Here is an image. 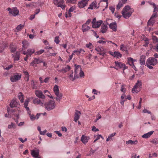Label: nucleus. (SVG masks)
<instances>
[{
    "instance_id": "obj_1",
    "label": "nucleus",
    "mask_w": 158,
    "mask_h": 158,
    "mask_svg": "<svg viewBox=\"0 0 158 158\" xmlns=\"http://www.w3.org/2000/svg\"><path fill=\"white\" fill-rule=\"evenodd\" d=\"M44 106L45 108L48 111H50L55 108V102L53 100H50L45 104L44 103Z\"/></svg>"
},
{
    "instance_id": "obj_2",
    "label": "nucleus",
    "mask_w": 158,
    "mask_h": 158,
    "mask_svg": "<svg viewBox=\"0 0 158 158\" xmlns=\"http://www.w3.org/2000/svg\"><path fill=\"white\" fill-rule=\"evenodd\" d=\"M53 2L58 7H60L63 10L65 9L66 6L64 0H53Z\"/></svg>"
},
{
    "instance_id": "obj_3",
    "label": "nucleus",
    "mask_w": 158,
    "mask_h": 158,
    "mask_svg": "<svg viewBox=\"0 0 158 158\" xmlns=\"http://www.w3.org/2000/svg\"><path fill=\"white\" fill-rule=\"evenodd\" d=\"M21 77V74L18 73H14L10 77V80L12 82H15L19 80Z\"/></svg>"
},
{
    "instance_id": "obj_4",
    "label": "nucleus",
    "mask_w": 158,
    "mask_h": 158,
    "mask_svg": "<svg viewBox=\"0 0 158 158\" xmlns=\"http://www.w3.org/2000/svg\"><path fill=\"white\" fill-rule=\"evenodd\" d=\"M142 85V83L141 81L139 80H138L134 87L132 89V91L133 92V93H137L139 92L137 89L140 88Z\"/></svg>"
},
{
    "instance_id": "obj_5",
    "label": "nucleus",
    "mask_w": 158,
    "mask_h": 158,
    "mask_svg": "<svg viewBox=\"0 0 158 158\" xmlns=\"http://www.w3.org/2000/svg\"><path fill=\"white\" fill-rule=\"evenodd\" d=\"M146 63L147 64H149L150 65L155 66L157 64L158 60L157 59L154 57H150L148 59Z\"/></svg>"
},
{
    "instance_id": "obj_6",
    "label": "nucleus",
    "mask_w": 158,
    "mask_h": 158,
    "mask_svg": "<svg viewBox=\"0 0 158 158\" xmlns=\"http://www.w3.org/2000/svg\"><path fill=\"white\" fill-rule=\"evenodd\" d=\"M7 10L9 11V13L12 14L14 16H16L19 14V10L16 7H14L11 9L10 8H8Z\"/></svg>"
},
{
    "instance_id": "obj_7",
    "label": "nucleus",
    "mask_w": 158,
    "mask_h": 158,
    "mask_svg": "<svg viewBox=\"0 0 158 158\" xmlns=\"http://www.w3.org/2000/svg\"><path fill=\"white\" fill-rule=\"evenodd\" d=\"M114 63L116 67L118 68V69L123 68V72H124V70L127 68V67L125 64L121 62H119L118 61H115L114 62Z\"/></svg>"
},
{
    "instance_id": "obj_8",
    "label": "nucleus",
    "mask_w": 158,
    "mask_h": 158,
    "mask_svg": "<svg viewBox=\"0 0 158 158\" xmlns=\"http://www.w3.org/2000/svg\"><path fill=\"white\" fill-rule=\"evenodd\" d=\"M109 53L117 58H120L122 57V55L118 51H114V52L110 51Z\"/></svg>"
},
{
    "instance_id": "obj_9",
    "label": "nucleus",
    "mask_w": 158,
    "mask_h": 158,
    "mask_svg": "<svg viewBox=\"0 0 158 158\" xmlns=\"http://www.w3.org/2000/svg\"><path fill=\"white\" fill-rule=\"evenodd\" d=\"M36 95L39 98L44 99L45 98V95L43 94L42 92L40 90H36L35 91Z\"/></svg>"
},
{
    "instance_id": "obj_10",
    "label": "nucleus",
    "mask_w": 158,
    "mask_h": 158,
    "mask_svg": "<svg viewBox=\"0 0 158 158\" xmlns=\"http://www.w3.org/2000/svg\"><path fill=\"white\" fill-rule=\"evenodd\" d=\"M89 0H82L78 2V6L80 8H83L87 4Z\"/></svg>"
},
{
    "instance_id": "obj_11",
    "label": "nucleus",
    "mask_w": 158,
    "mask_h": 158,
    "mask_svg": "<svg viewBox=\"0 0 158 158\" xmlns=\"http://www.w3.org/2000/svg\"><path fill=\"white\" fill-rule=\"evenodd\" d=\"M70 69V67L67 65H66L65 67L63 68L62 69H57V71L60 72H62L63 73H64L67 71H69Z\"/></svg>"
},
{
    "instance_id": "obj_12",
    "label": "nucleus",
    "mask_w": 158,
    "mask_h": 158,
    "mask_svg": "<svg viewBox=\"0 0 158 158\" xmlns=\"http://www.w3.org/2000/svg\"><path fill=\"white\" fill-rule=\"evenodd\" d=\"M130 11L131 12V13H132L134 10L132 9L129 6H127L124 7L122 11V13H128Z\"/></svg>"
},
{
    "instance_id": "obj_13",
    "label": "nucleus",
    "mask_w": 158,
    "mask_h": 158,
    "mask_svg": "<svg viewBox=\"0 0 158 158\" xmlns=\"http://www.w3.org/2000/svg\"><path fill=\"white\" fill-rule=\"evenodd\" d=\"M10 105L11 107H17L19 105V104L15 99H13L10 103Z\"/></svg>"
},
{
    "instance_id": "obj_14",
    "label": "nucleus",
    "mask_w": 158,
    "mask_h": 158,
    "mask_svg": "<svg viewBox=\"0 0 158 158\" xmlns=\"http://www.w3.org/2000/svg\"><path fill=\"white\" fill-rule=\"evenodd\" d=\"M44 101H41L38 98H35L33 100V102L35 104L39 105L41 106H43L44 103L43 102Z\"/></svg>"
},
{
    "instance_id": "obj_15",
    "label": "nucleus",
    "mask_w": 158,
    "mask_h": 158,
    "mask_svg": "<svg viewBox=\"0 0 158 158\" xmlns=\"http://www.w3.org/2000/svg\"><path fill=\"white\" fill-rule=\"evenodd\" d=\"M39 154V150H32L31 151V154L33 157L35 158H40L38 157Z\"/></svg>"
},
{
    "instance_id": "obj_16",
    "label": "nucleus",
    "mask_w": 158,
    "mask_h": 158,
    "mask_svg": "<svg viewBox=\"0 0 158 158\" xmlns=\"http://www.w3.org/2000/svg\"><path fill=\"white\" fill-rule=\"evenodd\" d=\"M89 139V136L83 135L81 138V140L84 144H85Z\"/></svg>"
},
{
    "instance_id": "obj_17",
    "label": "nucleus",
    "mask_w": 158,
    "mask_h": 158,
    "mask_svg": "<svg viewBox=\"0 0 158 158\" xmlns=\"http://www.w3.org/2000/svg\"><path fill=\"white\" fill-rule=\"evenodd\" d=\"M81 112L77 110H76L75 113L74 114V120L75 122H76L80 118V116L81 115Z\"/></svg>"
},
{
    "instance_id": "obj_18",
    "label": "nucleus",
    "mask_w": 158,
    "mask_h": 158,
    "mask_svg": "<svg viewBox=\"0 0 158 158\" xmlns=\"http://www.w3.org/2000/svg\"><path fill=\"white\" fill-rule=\"evenodd\" d=\"M70 74L69 75V78L70 80L73 81L76 78L78 77V75L75 74L74 77L73 76V71L71 70L70 72Z\"/></svg>"
},
{
    "instance_id": "obj_19",
    "label": "nucleus",
    "mask_w": 158,
    "mask_h": 158,
    "mask_svg": "<svg viewBox=\"0 0 158 158\" xmlns=\"http://www.w3.org/2000/svg\"><path fill=\"white\" fill-rule=\"evenodd\" d=\"M109 27L114 31H115L117 30V24L116 22H113L110 23L109 25Z\"/></svg>"
},
{
    "instance_id": "obj_20",
    "label": "nucleus",
    "mask_w": 158,
    "mask_h": 158,
    "mask_svg": "<svg viewBox=\"0 0 158 158\" xmlns=\"http://www.w3.org/2000/svg\"><path fill=\"white\" fill-rule=\"evenodd\" d=\"M146 56L144 55H142L140 57L139 63L141 65H144L145 64Z\"/></svg>"
},
{
    "instance_id": "obj_21",
    "label": "nucleus",
    "mask_w": 158,
    "mask_h": 158,
    "mask_svg": "<svg viewBox=\"0 0 158 158\" xmlns=\"http://www.w3.org/2000/svg\"><path fill=\"white\" fill-rule=\"evenodd\" d=\"M7 44L6 43H3L2 44H0V52H2L7 47Z\"/></svg>"
},
{
    "instance_id": "obj_22",
    "label": "nucleus",
    "mask_w": 158,
    "mask_h": 158,
    "mask_svg": "<svg viewBox=\"0 0 158 158\" xmlns=\"http://www.w3.org/2000/svg\"><path fill=\"white\" fill-rule=\"evenodd\" d=\"M23 44V50L26 49L29 45L28 42L26 40H23L22 42Z\"/></svg>"
},
{
    "instance_id": "obj_23",
    "label": "nucleus",
    "mask_w": 158,
    "mask_h": 158,
    "mask_svg": "<svg viewBox=\"0 0 158 158\" xmlns=\"http://www.w3.org/2000/svg\"><path fill=\"white\" fill-rule=\"evenodd\" d=\"M19 53L18 52H17L15 54H12V56L14 58V61L18 60L19 59Z\"/></svg>"
},
{
    "instance_id": "obj_24",
    "label": "nucleus",
    "mask_w": 158,
    "mask_h": 158,
    "mask_svg": "<svg viewBox=\"0 0 158 158\" xmlns=\"http://www.w3.org/2000/svg\"><path fill=\"white\" fill-rule=\"evenodd\" d=\"M133 59L131 57H129L127 59V62L128 64L131 66L132 68L135 67V66L134 65Z\"/></svg>"
},
{
    "instance_id": "obj_25",
    "label": "nucleus",
    "mask_w": 158,
    "mask_h": 158,
    "mask_svg": "<svg viewBox=\"0 0 158 158\" xmlns=\"http://www.w3.org/2000/svg\"><path fill=\"white\" fill-rule=\"evenodd\" d=\"M82 30L83 32L88 31L90 28L89 26H87V25L85 23L82 25Z\"/></svg>"
},
{
    "instance_id": "obj_26",
    "label": "nucleus",
    "mask_w": 158,
    "mask_h": 158,
    "mask_svg": "<svg viewBox=\"0 0 158 158\" xmlns=\"http://www.w3.org/2000/svg\"><path fill=\"white\" fill-rule=\"evenodd\" d=\"M102 23V20L98 21L94 24L92 25V27L94 28H98L100 26Z\"/></svg>"
},
{
    "instance_id": "obj_27",
    "label": "nucleus",
    "mask_w": 158,
    "mask_h": 158,
    "mask_svg": "<svg viewBox=\"0 0 158 158\" xmlns=\"http://www.w3.org/2000/svg\"><path fill=\"white\" fill-rule=\"evenodd\" d=\"M154 131H151L145 134L142 136V137L144 138H148L150 137V136L152 134Z\"/></svg>"
},
{
    "instance_id": "obj_28",
    "label": "nucleus",
    "mask_w": 158,
    "mask_h": 158,
    "mask_svg": "<svg viewBox=\"0 0 158 158\" xmlns=\"http://www.w3.org/2000/svg\"><path fill=\"white\" fill-rule=\"evenodd\" d=\"M97 3L96 2H93L90 5L89 7L88 8V9H90L91 10L93 9L94 8H97Z\"/></svg>"
},
{
    "instance_id": "obj_29",
    "label": "nucleus",
    "mask_w": 158,
    "mask_h": 158,
    "mask_svg": "<svg viewBox=\"0 0 158 158\" xmlns=\"http://www.w3.org/2000/svg\"><path fill=\"white\" fill-rule=\"evenodd\" d=\"M132 13L130 11L128 13H122V15L125 19H127L129 18L131 15Z\"/></svg>"
},
{
    "instance_id": "obj_30",
    "label": "nucleus",
    "mask_w": 158,
    "mask_h": 158,
    "mask_svg": "<svg viewBox=\"0 0 158 158\" xmlns=\"http://www.w3.org/2000/svg\"><path fill=\"white\" fill-rule=\"evenodd\" d=\"M107 27L105 24H102L101 28V32L102 33H105L107 30Z\"/></svg>"
},
{
    "instance_id": "obj_31",
    "label": "nucleus",
    "mask_w": 158,
    "mask_h": 158,
    "mask_svg": "<svg viewBox=\"0 0 158 158\" xmlns=\"http://www.w3.org/2000/svg\"><path fill=\"white\" fill-rule=\"evenodd\" d=\"M120 50L123 51H125L126 53H128V51L127 50V48L126 46H124L123 44H122L120 45Z\"/></svg>"
},
{
    "instance_id": "obj_32",
    "label": "nucleus",
    "mask_w": 158,
    "mask_h": 158,
    "mask_svg": "<svg viewBox=\"0 0 158 158\" xmlns=\"http://www.w3.org/2000/svg\"><path fill=\"white\" fill-rule=\"evenodd\" d=\"M10 48L11 52L14 53L16 50V47L13 45L12 44H10Z\"/></svg>"
},
{
    "instance_id": "obj_33",
    "label": "nucleus",
    "mask_w": 158,
    "mask_h": 158,
    "mask_svg": "<svg viewBox=\"0 0 158 158\" xmlns=\"http://www.w3.org/2000/svg\"><path fill=\"white\" fill-rule=\"evenodd\" d=\"M56 96V100L57 101L60 102L62 99V94L61 93H58L56 94H55Z\"/></svg>"
},
{
    "instance_id": "obj_34",
    "label": "nucleus",
    "mask_w": 158,
    "mask_h": 158,
    "mask_svg": "<svg viewBox=\"0 0 158 158\" xmlns=\"http://www.w3.org/2000/svg\"><path fill=\"white\" fill-rule=\"evenodd\" d=\"M23 73L25 75V77H24L25 80L27 81H28L29 80V76L28 73L26 71H23Z\"/></svg>"
},
{
    "instance_id": "obj_35",
    "label": "nucleus",
    "mask_w": 158,
    "mask_h": 158,
    "mask_svg": "<svg viewBox=\"0 0 158 158\" xmlns=\"http://www.w3.org/2000/svg\"><path fill=\"white\" fill-rule=\"evenodd\" d=\"M53 91L55 94H56L59 93V90L58 86L57 85H55L53 88Z\"/></svg>"
},
{
    "instance_id": "obj_36",
    "label": "nucleus",
    "mask_w": 158,
    "mask_h": 158,
    "mask_svg": "<svg viewBox=\"0 0 158 158\" xmlns=\"http://www.w3.org/2000/svg\"><path fill=\"white\" fill-rule=\"evenodd\" d=\"M27 55L31 56V55L35 52V50L33 49L29 48L27 50Z\"/></svg>"
},
{
    "instance_id": "obj_37",
    "label": "nucleus",
    "mask_w": 158,
    "mask_h": 158,
    "mask_svg": "<svg viewBox=\"0 0 158 158\" xmlns=\"http://www.w3.org/2000/svg\"><path fill=\"white\" fill-rule=\"evenodd\" d=\"M24 24L21 25L20 24L19 25L16 27V29L15 30V32H18L21 30L24 27Z\"/></svg>"
},
{
    "instance_id": "obj_38",
    "label": "nucleus",
    "mask_w": 158,
    "mask_h": 158,
    "mask_svg": "<svg viewBox=\"0 0 158 158\" xmlns=\"http://www.w3.org/2000/svg\"><path fill=\"white\" fill-rule=\"evenodd\" d=\"M19 98L21 102L23 103V101L24 98L23 94L22 93L20 92L18 95Z\"/></svg>"
},
{
    "instance_id": "obj_39",
    "label": "nucleus",
    "mask_w": 158,
    "mask_h": 158,
    "mask_svg": "<svg viewBox=\"0 0 158 158\" xmlns=\"http://www.w3.org/2000/svg\"><path fill=\"white\" fill-rule=\"evenodd\" d=\"M85 47L86 48H89V49L91 50V51H93V46L92 44L91 43H89V44H86Z\"/></svg>"
},
{
    "instance_id": "obj_40",
    "label": "nucleus",
    "mask_w": 158,
    "mask_h": 158,
    "mask_svg": "<svg viewBox=\"0 0 158 158\" xmlns=\"http://www.w3.org/2000/svg\"><path fill=\"white\" fill-rule=\"evenodd\" d=\"M116 133H114L110 135L106 139V141L108 142L112 139V137L115 135Z\"/></svg>"
},
{
    "instance_id": "obj_41",
    "label": "nucleus",
    "mask_w": 158,
    "mask_h": 158,
    "mask_svg": "<svg viewBox=\"0 0 158 158\" xmlns=\"http://www.w3.org/2000/svg\"><path fill=\"white\" fill-rule=\"evenodd\" d=\"M44 93L49 98L53 99V97L52 96L50 95L51 94L49 91L47 90H45L44 91Z\"/></svg>"
},
{
    "instance_id": "obj_42",
    "label": "nucleus",
    "mask_w": 158,
    "mask_h": 158,
    "mask_svg": "<svg viewBox=\"0 0 158 158\" xmlns=\"http://www.w3.org/2000/svg\"><path fill=\"white\" fill-rule=\"evenodd\" d=\"M29 101L28 100H26L24 102V107L26 108V110L27 111H29V108L28 107H27Z\"/></svg>"
},
{
    "instance_id": "obj_43",
    "label": "nucleus",
    "mask_w": 158,
    "mask_h": 158,
    "mask_svg": "<svg viewBox=\"0 0 158 158\" xmlns=\"http://www.w3.org/2000/svg\"><path fill=\"white\" fill-rule=\"evenodd\" d=\"M137 142L138 141L137 140H135V141H134L131 140H129L128 141H126V143L127 144H136Z\"/></svg>"
},
{
    "instance_id": "obj_44",
    "label": "nucleus",
    "mask_w": 158,
    "mask_h": 158,
    "mask_svg": "<svg viewBox=\"0 0 158 158\" xmlns=\"http://www.w3.org/2000/svg\"><path fill=\"white\" fill-rule=\"evenodd\" d=\"M99 53L100 55L104 56V55L106 53V51L105 49L102 47L101 48L100 51Z\"/></svg>"
},
{
    "instance_id": "obj_45",
    "label": "nucleus",
    "mask_w": 158,
    "mask_h": 158,
    "mask_svg": "<svg viewBox=\"0 0 158 158\" xmlns=\"http://www.w3.org/2000/svg\"><path fill=\"white\" fill-rule=\"evenodd\" d=\"M34 62H35V64H39L43 62V61L39 58H34Z\"/></svg>"
},
{
    "instance_id": "obj_46",
    "label": "nucleus",
    "mask_w": 158,
    "mask_h": 158,
    "mask_svg": "<svg viewBox=\"0 0 158 158\" xmlns=\"http://www.w3.org/2000/svg\"><path fill=\"white\" fill-rule=\"evenodd\" d=\"M16 125L15 124L12 122L10 125L8 126V129L13 128L15 129L16 128Z\"/></svg>"
},
{
    "instance_id": "obj_47",
    "label": "nucleus",
    "mask_w": 158,
    "mask_h": 158,
    "mask_svg": "<svg viewBox=\"0 0 158 158\" xmlns=\"http://www.w3.org/2000/svg\"><path fill=\"white\" fill-rule=\"evenodd\" d=\"M154 23V19L150 18L148 22V26L152 25Z\"/></svg>"
},
{
    "instance_id": "obj_48",
    "label": "nucleus",
    "mask_w": 158,
    "mask_h": 158,
    "mask_svg": "<svg viewBox=\"0 0 158 158\" xmlns=\"http://www.w3.org/2000/svg\"><path fill=\"white\" fill-rule=\"evenodd\" d=\"M79 69L81 70V68L80 65H77L75 67L74 71L75 74L77 75V74L78 73Z\"/></svg>"
},
{
    "instance_id": "obj_49",
    "label": "nucleus",
    "mask_w": 158,
    "mask_h": 158,
    "mask_svg": "<svg viewBox=\"0 0 158 158\" xmlns=\"http://www.w3.org/2000/svg\"><path fill=\"white\" fill-rule=\"evenodd\" d=\"M124 4L120 1L117 6V9L119 10L122 7Z\"/></svg>"
},
{
    "instance_id": "obj_50",
    "label": "nucleus",
    "mask_w": 158,
    "mask_h": 158,
    "mask_svg": "<svg viewBox=\"0 0 158 158\" xmlns=\"http://www.w3.org/2000/svg\"><path fill=\"white\" fill-rule=\"evenodd\" d=\"M152 39L153 43H156L158 42V38L156 36L153 35L152 36Z\"/></svg>"
},
{
    "instance_id": "obj_51",
    "label": "nucleus",
    "mask_w": 158,
    "mask_h": 158,
    "mask_svg": "<svg viewBox=\"0 0 158 158\" xmlns=\"http://www.w3.org/2000/svg\"><path fill=\"white\" fill-rule=\"evenodd\" d=\"M151 142L155 144H158V139L155 138L153 139Z\"/></svg>"
},
{
    "instance_id": "obj_52",
    "label": "nucleus",
    "mask_w": 158,
    "mask_h": 158,
    "mask_svg": "<svg viewBox=\"0 0 158 158\" xmlns=\"http://www.w3.org/2000/svg\"><path fill=\"white\" fill-rule=\"evenodd\" d=\"M31 85L33 89H36L37 88V87L36 84H35V83L34 82L33 80H32L31 81Z\"/></svg>"
},
{
    "instance_id": "obj_53",
    "label": "nucleus",
    "mask_w": 158,
    "mask_h": 158,
    "mask_svg": "<svg viewBox=\"0 0 158 158\" xmlns=\"http://www.w3.org/2000/svg\"><path fill=\"white\" fill-rule=\"evenodd\" d=\"M28 112V113L30 115V118L31 120H33L36 119V117H35V116L34 115L31 114H30L31 112L30 110Z\"/></svg>"
},
{
    "instance_id": "obj_54",
    "label": "nucleus",
    "mask_w": 158,
    "mask_h": 158,
    "mask_svg": "<svg viewBox=\"0 0 158 158\" xmlns=\"http://www.w3.org/2000/svg\"><path fill=\"white\" fill-rule=\"evenodd\" d=\"M72 15L71 12L69 11V10H68V11L67 12H66L65 13V16L66 18H67L68 17H70Z\"/></svg>"
},
{
    "instance_id": "obj_55",
    "label": "nucleus",
    "mask_w": 158,
    "mask_h": 158,
    "mask_svg": "<svg viewBox=\"0 0 158 158\" xmlns=\"http://www.w3.org/2000/svg\"><path fill=\"white\" fill-rule=\"evenodd\" d=\"M59 37L58 36H56L55 37L54 41L57 44H59L60 41L59 40Z\"/></svg>"
},
{
    "instance_id": "obj_56",
    "label": "nucleus",
    "mask_w": 158,
    "mask_h": 158,
    "mask_svg": "<svg viewBox=\"0 0 158 158\" xmlns=\"http://www.w3.org/2000/svg\"><path fill=\"white\" fill-rule=\"evenodd\" d=\"M80 51L79 49H77V50H74L73 51V52L74 53H75V54L76 55H77V56H78L80 54V51Z\"/></svg>"
},
{
    "instance_id": "obj_57",
    "label": "nucleus",
    "mask_w": 158,
    "mask_h": 158,
    "mask_svg": "<svg viewBox=\"0 0 158 158\" xmlns=\"http://www.w3.org/2000/svg\"><path fill=\"white\" fill-rule=\"evenodd\" d=\"M109 9L110 10L112 13H114V11L115 10L114 7V6H110L109 7Z\"/></svg>"
},
{
    "instance_id": "obj_58",
    "label": "nucleus",
    "mask_w": 158,
    "mask_h": 158,
    "mask_svg": "<svg viewBox=\"0 0 158 158\" xmlns=\"http://www.w3.org/2000/svg\"><path fill=\"white\" fill-rule=\"evenodd\" d=\"M121 91L122 92H123L124 93H125L126 91V89L124 87V86L123 85H122L121 87Z\"/></svg>"
},
{
    "instance_id": "obj_59",
    "label": "nucleus",
    "mask_w": 158,
    "mask_h": 158,
    "mask_svg": "<svg viewBox=\"0 0 158 158\" xmlns=\"http://www.w3.org/2000/svg\"><path fill=\"white\" fill-rule=\"evenodd\" d=\"M19 141H21L22 143H23L25 141H26L27 140V138H26L24 140H23L22 138H19Z\"/></svg>"
},
{
    "instance_id": "obj_60",
    "label": "nucleus",
    "mask_w": 158,
    "mask_h": 158,
    "mask_svg": "<svg viewBox=\"0 0 158 158\" xmlns=\"http://www.w3.org/2000/svg\"><path fill=\"white\" fill-rule=\"evenodd\" d=\"M44 50H41L40 51L36 52V53L37 55H40L43 53L44 52Z\"/></svg>"
},
{
    "instance_id": "obj_61",
    "label": "nucleus",
    "mask_w": 158,
    "mask_h": 158,
    "mask_svg": "<svg viewBox=\"0 0 158 158\" xmlns=\"http://www.w3.org/2000/svg\"><path fill=\"white\" fill-rule=\"evenodd\" d=\"M80 77H83L84 76V72L81 70V69L80 70Z\"/></svg>"
},
{
    "instance_id": "obj_62",
    "label": "nucleus",
    "mask_w": 158,
    "mask_h": 158,
    "mask_svg": "<svg viewBox=\"0 0 158 158\" xmlns=\"http://www.w3.org/2000/svg\"><path fill=\"white\" fill-rule=\"evenodd\" d=\"M143 113H148L150 114H152L151 112L150 111H149V110L145 109L143 110Z\"/></svg>"
},
{
    "instance_id": "obj_63",
    "label": "nucleus",
    "mask_w": 158,
    "mask_h": 158,
    "mask_svg": "<svg viewBox=\"0 0 158 158\" xmlns=\"http://www.w3.org/2000/svg\"><path fill=\"white\" fill-rule=\"evenodd\" d=\"M77 0H67L68 2L75 4Z\"/></svg>"
},
{
    "instance_id": "obj_64",
    "label": "nucleus",
    "mask_w": 158,
    "mask_h": 158,
    "mask_svg": "<svg viewBox=\"0 0 158 158\" xmlns=\"http://www.w3.org/2000/svg\"><path fill=\"white\" fill-rule=\"evenodd\" d=\"M102 117L101 115L99 114H98L96 116V121L98 120L99 119L101 118Z\"/></svg>"
}]
</instances>
